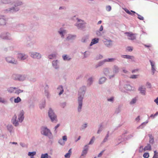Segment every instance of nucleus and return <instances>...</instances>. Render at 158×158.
<instances>
[{"mask_svg": "<svg viewBox=\"0 0 158 158\" xmlns=\"http://www.w3.org/2000/svg\"><path fill=\"white\" fill-rule=\"evenodd\" d=\"M1 3L4 4H13L14 6L13 7L4 10V12L5 13H14L18 11L19 9V6H20V2L19 0H14L12 3V0H0Z\"/></svg>", "mask_w": 158, "mask_h": 158, "instance_id": "obj_1", "label": "nucleus"}, {"mask_svg": "<svg viewBox=\"0 0 158 158\" xmlns=\"http://www.w3.org/2000/svg\"><path fill=\"white\" fill-rule=\"evenodd\" d=\"M86 90V87L85 86H83L80 88L78 91L77 99L78 106L77 109L78 112L79 113L81 111L83 106V100L84 98Z\"/></svg>", "mask_w": 158, "mask_h": 158, "instance_id": "obj_2", "label": "nucleus"}, {"mask_svg": "<svg viewBox=\"0 0 158 158\" xmlns=\"http://www.w3.org/2000/svg\"><path fill=\"white\" fill-rule=\"evenodd\" d=\"M86 90V87L85 86H83L80 88L78 91L77 99L78 106L77 109L78 112L79 113L81 111L83 106V100L84 98Z\"/></svg>", "mask_w": 158, "mask_h": 158, "instance_id": "obj_3", "label": "nucleus"}, {"mask_svg": "<svg viewBox=\"0 0 158 158\" xmlns=\"http://www.w3.org/2000/svg\"><path fill=\"white\" fill-rule=\"evenodd\" d=\"M41 134L48 137L49 139H52L53 136L50 130L46 126H42L40 128Z\"/></svg>", "mask_w": 158, "mask_h": 158, "instance_id": "obj_4", "label": "nucleus"}, {"mask_svg": "<svg viewBox=\"0 0 158 158\" xmlns=\"http://www.w3.org/2000/svg\"><path fill=\"white\" fill-rule=\"evenodd\" d=\"M48 113V117L51 122L54 123H56L58 122L57 115L52 108L49 109Z\"/></svg>", "mask_w": 158, "mask_h": 158, "instance_id": "obj_5", "label": "nucleus"}, {"mask_svg": "<svg viewBox=\"0 0 158 158\" xmlns=\"http://www.w3.org/2000/svg\"><path fill=\"white\" fill-rule=\"evenodd\" d=\"M77 23L75 24L78 29L83 30L86 27V23L83 20L81 19L77 18Z\"/></svg>", "mask_w": 158, "mask_h": 158, "instance_id": "obj_6", "label": "nucleus"}, {"mask_svg": "<svg viewBox=\"0 0 158 158\" xmlns=\"http://www.w3.org/2000/svg\"><path fill=\"white\" fill-rule=\"evenodd\" d=\"M103 73L104 75L109 78V79H112L113 77H110L112 75V71L108 67L104 68L103 69Z\"/></svg>", "mask_w": 158, "mask_h": 158, "instance_id": "obj_7", "label": "nucleus"}, {"mask_svg": "<svg viewBox=\"0 0 158 158\" xmlns=\"http://www.w3.org/2000/svg\"><path fill=\"white\" fill-rule=\"evenodd\" d=\"M26 45L28 47H32L35 44V41L33 40L31 37L27 36L26 38Z\"/></svg>", "mask_w": 158, "mask_h": 158, "instance_id": "obj_8", "label": "nucleus"}, {"mask_svg": "<svg viewBox=\"0 0 158 158\" xmlns=\"http://www.w3.org/2000/svg\"><path fill=\"white\" fill-rule=\"evenodd\" d=\"M30 56L32 58L37 59H40L42 57L41 54L35 52H31L29 53Z\"/></svg>", "mask_w": 158, "mask_h": 158, "instance_id": "obj_9", "label": "nucleus"}, {"mask_svg": "<svg viewBox=\"0 0 158 158\" xmlns=\"http://www.w3.org/2000/svg\"><path fill=\"white\" fill-rule=\"evenodd\" d=\"M112 75L110 76V77L114 78L115 77V75L119 72L120 69L118 66L116 65H114L112 68Z\"/></svg>", "mask_w": 158, "mask_h": 158, "instance_id": "obj_10", "label": "nucleus"}, {"mask_svg": "<svg viewBox=\"0 0 158 158\" xmlns=\"http://www.w3.org/2000/svg\"><path fill=\"white\" fill-rule=\"evenodd\" d=\"M18 119L20 121V114L18 115V118L17 119V116L15 114L13 117L11 122L12 123L15 127L19 125V123Z\"/></svg>", "mask_w": 158, "mask_h": 158, "instance_id": "obj_11", "label": "nucleus"}, {"mask_svg": "<svg viewBox=\"0 0 158 158\" xmlns=\"http://www.w3.org/2000/svg\"><path fill=\"white\" fill-rule=\"evenodd\" d=\"M125 34L126 35L127 39L129 40H135L136 38V34L133 33L132 32H126Z\"/></svg>", "mask_w": 158, "mask_h": 158, "instance_id": "obj_12", "label": "nucleus"}, {"mask_svg": "<svg viewBox=\"0 0 158 158\" xmlns=\"http://www.w3.org/2000/svg\"><path fill=\"white\" fill-rule=\"evenodd\" d=\"M102 41L104 44L108 48H110L113 46V41L110 39H104Z\"/></svg>", "mask_w": 158, "mask_h": 158, "instance_id": "obj_13", "label": "nucleus"}, {"mask_svg": "<svg viewBox=\"0 0 158 158\" xmlns=\"http://www.w3.org/2000/svg\"><path fill=\"white\" fill-rule=\"evenodd\" d=\"M7 90L10 93H14L15 94H19L20 93V89H19L18 88L15 87H10L7 89Z\"/></svg>", "mask_w": 158, "mask_h": 158, "instance_id": "obj_14", "label": "nucleus"}, {"mask_svg": "<svg viewBox=\"0 0 158 158\" xmlns=\"http://www.w3.org/2000/svg\"><path fill=\"white\" fill-rule=\"evenodd\" d=\"M52 67L55 69L57 70L60 68V60H53L52 62Z\"/></svg>", "mask_w": 158, "mask_h": 158, "instance_id": "obj_15", "label": "nucleus"}, {"mask_svg": "<svg viewBox=\"0 0 158 158\" xmlns=\"http://www.w3.org/2000/svg\"><path fill=\"white\" fill-rule=\"evenodd\" d=\"M6 60L9 63H10L14 64H16L18 63V62L16 60L10 56H8L6 57Z\"/></svg>", "mask_w": 158, "mask_h": 158, "instance_id": "obj_16", "label": "nucleus"}, {"mask_svg": "<svg viewBox=\"0 0 158 158\" xmlns=\"http://www.w3.org/2000/svg\"><path fill=\"white\" fill-rule=\"evenodd\" d=\"M0 37L3 39L10 40L11 39L10 34L8 32H4L2 33Z\"/></svg>", "mask_w": 158, "mask_h": 158, "instance_id": "obj_17", "label": "nucleus"}, {"mask_svg": "<svg viewBox=\"0 0 158 158\" xmlns=\"http://www.w3.org/2000/svg\"><path fill=\"white\" fill-rule=\"evenodd\" d=\"M58 33L60 35L61 38L64 39V35L67 34V32L66 30L61 28L58 31Z\"/></svg>", "mask_w": 158, "mask_h": 158, "instance_id": "obj_18", "label": "nucleus"}, {"mask_svg": "<svg viewBox=\"0 0 158 158\" xmlns=\"http://www.w3.org/2000/svg\"><path fill=\"white\" fill-rule=\"evenodd\" d=\"M6 21V19L5 16L0 15V26L5 25Z\"/></svg>", "mask_w": 158, "mask_h": 158, "instance_id": "obj_19", "label": "nucleus"}, {"mask_svg": "<svg viewBox=\"0 0 158 158\" xmlns=\"http://www.w3.org/2000/svg\"><path fill=\"white\" fill-rule=\"evenodd\" d=\"M76 37V35H72L69 34L68 35L67 37L66 38V40L67 41L73 40Z\"/></svg>", "mask_w": 158, "mask_h": 158, "instance_id": "obj_20", "label": "nucleus"}, {"mask_svg": "<svg viewBox=\"0 0 158 158\" xmlns=\"http://www.w3.org/2000/svg\"><path fill=\"white\" fill-rule=\"evenodd\" d=\"M57 90L59 96H60L64 91L63 87L62 85H59L57 88Z\"/></svg>", "mask_w": 158, "mask_h": 158, "instance_id": "obj_21", "label": "nucleus"}, {"mask_svg": "<svg viewBox=\"0 0 158 158\" xmlns=\"http://www.w3.org/2000/svg\"><path fill=\"white\" fill-rule=\"evenodd\" d=\"M124 88L127 90L128 91H134L135 88L134 87H132L130 85H126L124 86Z\"/></svg>", "mask_w": 158, "mask_h": 158, "instance_id": "obj_22", "label": "nucleus"}, {"mask_svg": "<svg viewBox=\"0 0 158 158\" xmlns=\"http://www.w3.org/2000/svg\"><path fill=\"white\" fill-rule=\"evenodd\" d=\"M88 148L89 146L88 145H86L84 147L83 150L81 153V156H83L86 154L87 153Z\"/></svg>", "mask_w": 158, "mask_h": 158, "instance_id": "obj_23", "label": "nucleus"}, {"mask_svg": "<svg viewBox=\"0 0 158 158\" xmlns=\"http://www.w3.org/2000/svg\"><path fill=\"white\" fill-rule=\"evenodd\" d=\"M94 81V78L92 77H89L87 80V85L88 86H90L91 85Z\"/></svg>", "mask_w": 158, "mask_h": 158, "instance_id": "obj_24", "label": "nucleus"}, {"mask_svg": "<svg viewBox=\"0 0 158 158\" xmlns=\"http://www.w3.org/2000/svg\"><path fill=\"white\" fill-rule=\"evenodd\" d=\"M149 61L150 63L152 66V75H153L156 71V67L155 66V63L154 62L150 60Z\"/></svg>", "mask_w": 158, "mask_h": 158, "instance_id": "obj_25", "label": "nucleus"}, {"mask_svg": "<svg viewBox=\"0 0 158 158\" xmlns=\"http://www.w3.org/2000/svg\"><path fill=\"white\" fill-rule=\"evenodd\" d=\"M7 130L10 134L13 133L14 131V127L11 124H8L6 127Z\"/></svg>", "mask_w": 158, "mask_h": 158, "instance_id": "obj_26", "label": "nucleus"}, {"mask_svg": "<svg viewBox=\"0 0 158 158\" xmlns=\"http://www.w3.org/2000/svg\"><path fill=\"white\" fill-rule=\"evenodd\" d=\"M28 57V56L24 53H20V60H23L27 59Z\"/></svg>", "mask_w": 158, "mask_h": 158, "instance_id": "obj_27", "label": "nucleus"}, {"mask_svg": "<svg viewBox=\"0 0 158 158\" xmlns=\"http://www.w3.org/2000/svg\"><path fill=\"white\" fill-rule=\"evenodd\" d=\"M139 90L140 93L143 95H145L146 93V88L142 86H140L139 88Z\"/></svg>", "mask_w": 158, "mask_h": 158, "instance_id": "obj_28", "label": "nucleus"}, {"mask_svg": "<svg viewBox=\"0 0 158 158\" xmlns=\"http://www.w3.org/2000/svg\"><path fill=\"white\" fill-rule=\"evenodd\" d=\"M106 78L105 77H100L98 81V83L99 84H102L104 83L106 80Z\"/></svg>", "mask_w": 158, "mask_h": 158, "instance_id": "obj_29", "label": "nucleus"}, {"mask_svg": "<svg viewBox=\"0 0 158 158\" xmlns=\"http://www.w3.org/2000/svg\"><path fill=\"white\" fill-rule=\"evenodd\" d=\"M48 85H46V87L45 88L44 94L48 98H49L50 97L49 93L48 90Z\"/></svg>", "mask_w": 158, "mask_h": 158, "instance_id": "obj_30", "label": "nucleus"}, {"mask_svg": "<svg viewBox=\"0 0 158 158\" xmlns=\"http://www.w3.org/2000/svg\"><path fill=\"white\" fill-rule=\"evenodd\" d=\"M106 62V61L105 60H103L100 61L95 66V67L96 68H98L100 66H101L103 65Z\"/></svg>", "mask_w": 158, "mask_h": 158, "instance_id": "obj_31", "label": "nucleus"}, {"mask_svg": "<svg viewBox=\"0 0 158 158\" xmlns=\"http://www.w3.org/2000/svg\"><path fill=\"white\" fill-rule=\"evenodd\" d=\"M99 39L98 38H95L92 40L90 44V46L96 44L98 43L99 42Z\"/></svg>", "mask_w": 158, "mask_h": 158, "instance_id": "obj_32", "label": "nucleus"}, {"mask_svg": "<svg viewBox=\"0 0 158 158\" xmlns=\"http://www.w3.org/2000/svg\"><path fill=\"white\" fill-rule=\"evenodd\" d=\"M82 53L83 54L82 59H84L88 57L90 55V52L89 51H86Z\"/></svg>", "mask_w": 158, "mask_h": 158, "instance_id": "obj_33", "label": "nucleus"}, {"mask_svg": "<svg viewBox=\"0 0 158 158\" xmlns=\"http://www.w3.org/2000/svg\"><path fill=\"white\" fill-rule=\"evenodd\" d=\"M62 58L64 61H69L71 60V58L67 55H63L62 56Z\"/></svg>", "mask_w": 158, "mask_h": 158, "instance_id": "obj_34", "label": "nucleus"}, {"mask_svg": "<svg viewBox=\"0 0 158 158\" xmlns=\"http://www.w3.org/2000/svg\"><path fill=\"white\" fill-rule=\"evenodd\" d=\"M89 38V35H84L81 39V41L82 43H85Z\"/></svg>", "mask_w": 158, "mask_h": 158, "instance_id": "obj_35", "label": "nucleus"}, {"mask_svg": "<svg viewBox=\"0 0 158 158\" xmlns=\"http://www.w3.org/2000/svg\"><path fill=\"white\" fill-rule=\"evenodd\" d=\"M12 77L15 80H20V76L19 74H14L13 75Z\"/></svg>", "mask_w": 158, "mask_h": 158, "instance_id": "obj_36", "label": "nucleus"}, {"mask_svg": "<svg viewBox=\"0 0 158 158\" xmlns=\"http://www.w3.org/2000/svg\"><path fill=\"white\" fill-rule=\"evenodd\" d=\"M88 124L85 123L82 124L80 128V131H82L84 130L87 127Z\"/></svg>", "mask_w": 158, "mask_h": 158, "instance_id": "obj_37", "label": "nucleus"}, {"mask_svg": "<svg viewBox=\"0 0 158 158\" xmlns=\"http://www.w3.org/2000/svg\"><path fill=\"white\" fill-rule=\"evenodd\" d=\"M148 135L150 138L149 142L150 143L152 144L154 142V137L151 134H149Z\"/></svg>", "mask_w": 158, "mask_h": 158, "instance_id": "obj_38", "label": "nucleus"}, {"mask_svg": "<svg viewBox=\"0 0 158 158\" xmlns=\"http://www.w3.org/2000/svg\"><path fill=\"white\" fill-rule=\"evenodd\" d=\"M106 62H114L116 60L115 58H108L106 59H105Z\"/></svg>", "mask_w": 158, "mask_h": 158, "instance_id": "obj_39", "label": "nucleus"}, {"mask_svg": "<svg viewBox=\"0 0 158 158\" xmlns=\"http://www.w3.org/2000/svg\"><path fill=\"white\" fill-rule=\"evenodd\" d=\"M56 55L55 53H53L49 55L48 56V57L50 59H53L56 58Z\"/></svg>", "mask_w": 158, "mask_h": 158, "instance_id": "obj_40", "label": "nucleus"}, {"mask_svg": "<svg viewBox=\"0 0 158 158\" xmlns=\"http://www.w3.org/2000/svg\"><path fill=\"white\" fill-rule=\"evenodd\" d=\"M24 112L23 110H22L21 111H20V123L22 122L24 119Z\"/></svg>", "mask_w": 158, "mask_h": 158, "instance_id": "obj_41", "label": "nucleus"}, {"mask_svg": "<svg viewBox=\"0 0 158 158\" xmlns=\"http://www.w3.org/2000/svg\"><path fill=\"white\" fill-rule=\"evenodd\" d=\"M102 130L103 125L102 124H101L99 126L97 132V134H99Z\"/></svg>", "mask_w": 158, "mask_h": 158, "instance_id": "obj_42", "label": "nucleus"}, {"mask_svg": "<svg viewBox=\"0 0 158 158\" xmlns=\"http://www.w3.org/2000/svg\"><path fill=\"white\" fill-rule=\"evenodd\" d=\"M45 101L42 102L40 104V108L41 109H44L45 107Z\"/></svg>", "mask_w": 158, "mask_h": 158, "instance_id": "obj_43", "label": "nucleus"}, {"mask_svg": "<svg viewBox=\"0 0 158 158\" xmlns=\"http://www.w3.org/2000/svg\"><path fill=\"white\" fill-rule=\"evenodd\" d=\"M103 57V56L102 55L99 54L97 55L94 58V59L96 60H101L102 59Z\"/></svg>", "mask_w": 158, "mask_h": 158, "instance_id": "obj_44", "label": "nucleus"}, {"mask_svg": "<svg viewBox=\"0 0 158 158\" xmlns=\"http://www.w3.org/2000/svg\"><path fill=\"white\" fill-rule=\"evenodd\" d=\"M121 106L120 105H119L118 106L117 108H116L115 113L118 114L121 111Z\"/></svg>", "mask_w": 158, "mask_h": 158, "instance_id": "obj_45", "label": "nucleus"}, {"mask_svg": "<svg viewBox=\"0 0 158 158\" xmlns=\"http://www.w3.org/2000/svg\"><path fill=\"white\" fill-rule=\"evenodd\" d=\"M128 59H130L131 60V61L135 62V58L134 56H130L127 55V58Z\"/></svg>", "mask_w": 158, "mask_h": 158, "instance_id": "obj_46", "label": "nucleus"}, {"mask_svg": "<svg viewBox=\"0 0 158 158\" xmlns=\"http://www.w3.org/2000/svg\"><path fill=\"white\" fill-rule=\"evenodd\" d=\"M27 75L25 74L20 75V81H25L27 78Z\"/></svg>", "mask_w": 158, "mask_h": 158, "instance_id": "obj_47", "label": "nucleus"}, {"mask_svg": "<svg viewBox=\"0 0 158 158\" xmlns=\"http://www.w3.org/2000/svg\"><path fill=\"white\" fill-rule=\"evenodd\" d=\"M60 126V124L58 123L53 128V129L54 130V134H56L57 132V129Z\"/></svg>", "mask_w": 158, "mask_h": 158, "instance_id": "obj_48", "label": "nucleus"}, {"mask_svg": "<svg viewBox=\"0 0 158 158\" xmlns=\"http://www.w3.org/2000/svg\"><path fill=\"white\" fill-rule=\"evenodd\" d=\"M109 136V132L108 131L106 135L105 136V138H104V139L103 140L102 142V143H105L107 141Z\"/></svg>", "mask_w": 158, "mask_h": 158, "instance_id": "obj_49", "label": "nucleus"}, {"mask_svg": "<svg viewBox=\"0 0 158 158\" xmlns=\"http://www.w3.org/2000/svg\"><path fill=\"white\" fill-rule=\"evenodd\" d=\"M114 101V96H111L109 98L107 99V101L113 103Z\"/></svg>", "mask_w": 158, "mask_h": 158, "instance_id": "obj_50", "label": "nucleus"}, {"mask_svg": "<svg viewBox=\"0 0 158 158\" xmlns=\"http://www.w3.org/2000/svg\"><path fill=\"white\" fill-rule=\"evenodd\" d=\"M151 146L149 144H148L144 148V150H148L151 149Z\"/></svg>", "mask_w": 158, "mask_h": 158, "instance_id": "obj_51", "label": "nucleus"}, {"mask_svg": "<svg viewBox=\"0 0 158 158\" xmlns=\"http://www.w3.org/2000/svg\"><path fill=\"white\" fill-rule=\"evenodd\" d=\"M137 101V99L135 98H133L130 102V104L131 105H132L136 103Z\"/></svg>", "mask_w": 158, "mask_h": 158, "instance_id": "obj_52", "label": "nucleus"}, {"mask_svg": "<svg viewBox=\"0 0 158 158\" xmlns=\"http://www.w3.org/2000/svg\"><path fill=\"white\" fill-rule=\"evenodd\" d=\"M36 154L35 152H29L28 153V155L31 157V158H33V157Z\"/></svg>", "mask_w": 158, "mask_h": 158, "instance_id": "obj_53", "label": "nucleus"}, {"mask_svg": "<svg viewBox=\"0 0 158 158\" xmlns=\"http://www.w3.org/2000/svg\"><path fill=\"white\" fill-rule=\"evenodd\" d=\"M49 156H49L48 153H46L44 154H42L41 158H48Z\"/></svg>", "mask_w": 158, "mask_h": 158, "instance_id": "obj_54", "label": "nucleus"}, {"mask_svg": "<svg viewBox=\"0 0 158 158\" xmlns=\"http://www.w3.org/2000/svg\"><path fill=\"white\" fill-rule=\"evenodd\" d=\"M28 106L30 108H33L34 106V102H30V103H28Z\"/></svg>", "mask_w": 158, "mask_h": 158, "instance_id": "obj_55", "label": "nucleus"}, {"mask_svg": "<svg viewBox=\"0 0 158 158\" xmlns=\"http://www.w3.org/2000/svg\"><path fill=\"white\" fill-rule=\"evenodd\" d=\"M95 139V138L94 136H93L91 139L90 142H89L88 143V145H91L93 143H94V141Z\"/></svg>", "mask_w": 158, "mask_h": 158, "instance_id": "obj_56", "label": "nucleus"}, {"mask_svg": "<svg viewBox=\"0 0 158 158\" xmlns=\"http://www.w3.org/2000/svg\"><path fill=\"white\" fill-rule=\"evenodd\" d=\"M34 98L33 97H31L29 99L27 102L28 103H30V102H34Z\"/></svg>", "mask_w": 158, "mask_h": 158, "instance_id": "obj_57", "label": "nucleus"}, {"mask_svg": "<svg viewBox=\"0 0 158 158\" xmlns=\"http://www.w3.org/2000/svg\"><path fill=\"white\" fill-rule=\"evenodd\" d=\"M134 133H132L131 134L128 135L126 138L127 139H129L131 138L134 135Z\"/></svg>", "mask_w": 158, "mask_h": 158, "instance_id": "obj_58", "label": "nucleus"}, {"mask_svg": "<svg viewBox=\"0 0 158 158\" xmlns=\"http://www.w3.org/2000/svg\"><path fill=\"white\" fill-rule=\"evenodd\" d=\"M58 143L62 145H64L65 144V142L61 139H60L58 140Z\"/></svg>", "mask_w": 158, "mask_h": 158, "instance_id": "obj_59", "label": "nucleus"}, {"mask_svg": "<svg viewBox=\"0 0 158 158\" xmlns=\"http://www.w3.org/2000/svg\"><path fill=\"white\" fill-rule=\"evenodd\" d=\"M152 158H158V153L156 151L154 152V155Z\"/></svg>", "mask_w": 158, "mask_h": 158, "instance_id": "obj_60", "label": "nucleus"}, {"mask_svg": "<svg viewBox=\"0 0 158 158\" xmlns=\"http://www.w3.org/2000/svg\"><path fill=\"white\" fill-rule=\"evenodd\" d=\"M14 102L15 103H18L20 102V97H18L14 99Z\"/></svg>", "mask_w": 158, "mask_h": 158, "instance_id": "obj_61", "label": "nucleus"}, {"mask_svg": "<svg viewBox=\"0 0 158 158\" xmlns=\"http://www.w3.org/2000/svg\"><path fill=\"white\" fill-rule=\"evenodd\" d=\"M6 102V101L5 100L4 98L0 97V102L5 104Z\"/></svg>", "mask_w": 158, "mask_h": 158, "instance_id": "obj_62", "label": "nucleus"}, {"mask_svg": "<svg viewBox=\"0 0 158 158\" xmlns=\"http://www.w3.org/2000/svg\"><path fill=\"white\" fill-rule=\"evenodd\" d=\"M96 34L98 36H101L102 35V33L101 31H96Z\"/></svg>", "mask_w": 158, "mask_h": 158, "instance_id": "obj_63", "label": "nucleus"}, {"mask_svg": "<svg viewBox=\"0 0 158 158\" xmlns=\"http://www.w3.org/2000/svg\"><path fill=\"white\" fill-rule=\"evenodd\" d=\"M60 106L62 107L63 108H64L66 106V103L65 102H62V103H60Z\"/></svg>", "mask_w": 158, "mask_h": 158, "instance_id": "obj_64", "label": "nucleus"}]
</instances>
